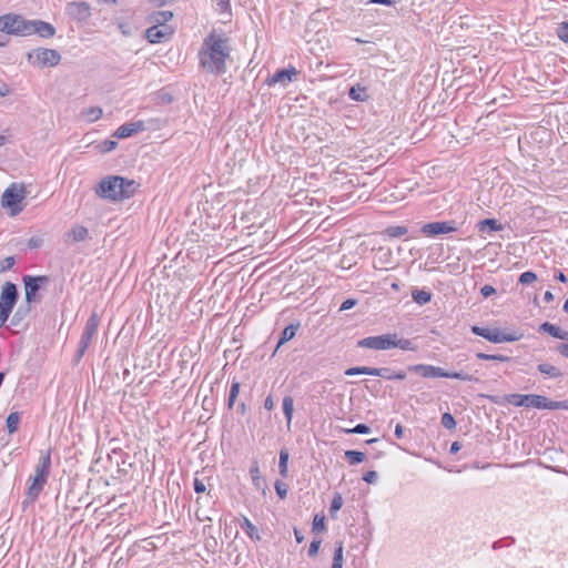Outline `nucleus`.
Segmentation results:
<instances>
[{
    "label": "nucleus",
    "instance_id": "obj_20",
    "mask_svg": "<svg viewBox=\"0 0 568 568\" xmlns=\"http://www.w3.org/2000/svg\"><path fill=\"white\" fill-rule=\"evenodd\" d=\"M297 75V71L295 68L290 69H281L277 70L273 77L270 79V84L273 83H281L283 85H286L288 82L293 80L294 77Z\"/></svg>",
    "mask_w": 568,
    "mask_h": 568
},
{
    "label": "nucleus",
    "instance_id": "obj_52",
    "mask_svg": "<svg viewBox=\"0 0 568 568\" xmlns=\"http://www.w3.org/2000/svg\"><path fill=\"white\" fill-rule=\"evenodd\" d=\"M321 540L317 539V540H313L308 547V556L310 557H314L317 555L318 552V549H320V546H321Z\"/></svg>",
    "mask_w": 568,
    "mask_h": 568
},
{
    "label": "nucleus",
    "instance_id": "obj_18",
    "mask_svg": "<svg viewBox=\"0 0 568 568\" xmlns=\"http://www.w3.org/2000/svg\"><path fill=\"white\" fill-rule=\"evenodd\" d=\"M359 374L381 376L383 378H390L388 368H373V367H366V366H357V367H351L345 371V375H347V376H354V375H359Z\"/></svg>",
    "mask_w": 568,
    "mask_h": 568
},
{
    "label": "nucleus",
    "instance_id": "obj_44",
    "mask_svg": "<svg viewBox=\"0 0 568 568\" xmlns=\"http://www.w3.org/2000/svg\"><path fill=\"white\" fill-rule=\"evenodd\" d=\"M275 490H276V494L278 495V497L281 499H284L286 498L287 496V491H288V486L287 484H285L284 481L282 480H276L275 481Z\"/></svg>",
    "mask_w": 568,
    "mask_h": 568
},
{
    "label": "nucleus",
    "instance_id": "obj_29",
    "mask_svg": "<svg viewBox=\"0 0 568 568\" xmlns=\"http://www.w3.org/2000/svg\"><path fill=\"white\" fill-rule=\"evenodd\" d=\"M478 230L485 231L486 227H488L490 231H501L504 226L495 219H486L478 222Z\"/></svg>",
    "mask_w": 568,
    "mask_h": 568
},
{
    "label": "nucleus",
    "instance_id": "obj_1",
    "mask_svg": "<svg viewBox=\"0 0 568 568\" xmlns=\"http://www.w3.org/2000/svg\"><path fill=\"white\" fill-rule=\"evenodd\" d=\"M231 51L229 38L213 30L203 39L197 54L199 65L206 73L222 75L227 71Z\"/></svg>",
    "mask_w": 568,
    "mask_h": 568
},
{
    "label": "nucleus",
    "instance_id": "obj_16",
    "mask_svg": "<svg viewBox=\"0 0 568 568\" xmlns=\"http://www.w3.org/2000/svg\"><path fill=\"white\" fill-rule=\"evenodd\" d=\"M173 33L171 27L152 26L146 29L145 37L150 43H160Z\"/></svg>",
    "mask_w": 568,
    "mask_h": 568
},
{
    "label": "nucleus",
    "instance_id": "obj_48",
    "mask_svg": "<svg viewBox=\"0 0 568 568\" xmlns=\"http://www.w3.org/2000/svg\"><path fill=\"white\" fill-rule=\"evenodd\" d=\"M371 428L365 424H358L354 428L345 429L347 434H368Z\"/></svg>",
    "mask_w": 568,
    "mask_h": 568
},
{
    "label": "nucleus",
    "instance_id": "obj_57",
    "mask_svg": "<svg viewBox=\"0 0 568 568\" xmlns=\"http://www.w3.org/2000/svg\"><path fill=\"white\" fill-rule=\"evenodd\" d=\"M407 233V229L404 226H393V237L402 236Z\"/></svg>",
    "mask_w": 568,
    "mask_h": 568
},
{
    "label": "nucleus",
    "instance_id": "obj_19",
    "mask_svg": "<svg viewBox=\"0 0 568 568\" xmlns=\"http://www.w3.org/2000/svg\"><path fill=\"white\" fill-rule=\"evenodd\" d=\"M409 369L418 373L423 377L426 378H435V377H445L447 375V371L442 367L433 366V365H415Z\"/></svg>",
    "mask_w": 568,
    "mask_h": 568
},
{
    "label": "nucleus",
    "instance_id": "obj_21",
    "mask_svg": "<svg viewBox=\"0 0 568 568\" xmlns=\"http://www.w3.org/2000/svg\"><path fill=\"white\" fill-rule=\"evenodd\" d=\"M89 231L83 225H74L71 230L65 233L67 241L71 240L74 243L83 242L88 239Z\"/></svg>",
    "mask_w": 568,
    "mask_h": 568
},
{
    "label": "nucleus",
    "instance_id": "obj_24",
    "mask_svg": "<svg viewBox=\"0 0 568 568\" xmlns=\"http://www.w3.org/2000/svg\"><path fill=\"white\" fill-rule=\"evenodd\" d=\"M173 18V12L169 10L153 12L149 20L155 26L166 27L165 23Z\"/></svg>",
    "mask_w": 568,
    "mask_h": 568
},
{
    "label": "nucleus",
    "instance_id": "obj_47",
    "mask_svg": "<svg viewBox=\"0 0 568 568\" xmlns=\"http://www.w3.org/2000/svg\"><path fill=\"white\" fill-rule=\"evenodd\" d=\"M442 425L447 429H453L456 426V422L449 413H444L442 416Z\"/></svg>",
    "mask_w": 568,
    "mask_h": 568
},
{
    "label": "nucleus",
    "instance_id": "obj_58",
    "mask_svg": "<svg viewBox=\"0 0 568 568\" xmlns=\"http://www.w3.org/2000/svg\"><path fill=\"white\" fill-rule=\"evenodd\" d=\"M264 407L267 410H272L274 408V400L271 395L265 398Z\"/></svg>",
    "mask_w": 568,
    "mask_h": 568
},
{
    "label": "nucleus",
    "instance_id": "obj_22",
    "mask_svg": "<svg viewBox=\"0 0 568 568\" xmlns=\"http://www.w3.org/2000/svg\"><path fill=\"white\" fill-rule=\"evenodd\" d=\"M539 329L548 333L552 337H556V338H559L562 341H568V332L565 329H561L560 327H558L549 322L542 323L540 325Z\"/></svg>",
    "mask_w": 568,
    "mask_h": 568
},
{
    "label": "nucleus",
    "instance_id": "obj_30",
    "mask_svg": "<svg viewBox=\"0 0 568 568\" xmlns=\"http://www.w3.org/2000/svg\"><path fill=\"white\" fill-rule=\"evenodd\" d=\"M412 296L413 300L419 305H425L432 300V293L425 290H414L412 292Z\"/></svg>",
    "mask_w": 568,
    "mask_h": 568
},
{
    "label": "nucleus",
    "instance_id": "obj_11",
    "mask_svg": "<svg viewBox=\"0 0 568 568\" xmlns=\"http://www.w3.org/2000/svg\"><path fill=\"white\" fill-rule=\"evenodd\" d=\"M357 346L371 349H388L390 348V334L365 337L357 342Z\"/></svg>",
    "mask_w": 568,
    "mask_h": 568
},
{
    "label": "nucleus",
    "instance_id": "obj_41",
    "mask_svg": "<svg viewBox=\"0 0 568 568\" xmlns=\"http://www.w3.org/2000/svg\"><path fill=\"white\" fill-rule=\"evenodd\" d=\"M242 528L252 539H260L256 527L251 523L250 519L244 518V523L242 524Z\"/></svg>",
    "mask_w": 568,
    "mask_h": 568
},
{
    "label": "nucleus",
    "instance_id": "obj_3",
    "mask_svg": "<svg viewBox=\"0 0 568 568\" xmlns=\"http://www.w3.org/2000/svg\"><path fill=\"white\" fill-rule=\"evenodd\" d=\"M508 403L515 406L534 407L538 409H568V400H550L545 396L535 394H511L507 397Z\"/></svg>",
    "mask_w": 568,
    "mask_h": 568
},
{
    "label": "nucleus",
    "instance_id": "obj_14",
    "mask_svg": "<svg viewBox=\"0 0 568 568\" xmlns=\"http://www.w3.org/2000/svg\"><path fill=\"white\" fill-rule=\"evenodd\" d=\"M455 230H456V227L454 226L453 222H433V223H427L422 227L423 233L428 236L447 234Z\"/></svg>",
    "mask_w": 568,
    "mask_h": 568
},
{
    "label": "nucleus",
    "instance_id": "obj_9",
    "mask_svg": "<svg viewBox=\"0 0 568 568\" xmlns=\"http://www.w3.org/2000/svg\"><path fill=\"white\" fill-rule=\"evenodd\" d=\"M471 332L491 343L515 342L520 338V335H517L516 333H504L498 328L473 326Z\"/></svg>",
    "mask_w": 568,
    "mask_h": 568
},
{
    "label": "nucleus",
    "instance_id": "obj_59",
    "mask_svg": "<svg viewBox=\"0 0 568 568\" xmlns=\"http://www.w3.org/2000/svg\"><path fill=\"white\" fill-rule=\"evenodd\" d=\"M557 351L565 357L568 358V344H560L558 347H557Z\"/></svg>",
    "mask_w": 568,
    "mask_h": 568
},
{
    "label": "nucleus",
    "instance_id": "obj_45",
    "mask_svg": "<svg viewBox=\"0 0 568 568\" xmlns=\"http://www.w3.org/2000/svg\"><path fill=\"white\" fill-rule=\"evenodd\" d=\"M557 36L561 41L568 43V22L565 21L558 26Z\"/></svg>",
    "mask_w": 568,
    "mask_h": 568
},
{
    "label": "nucleus",
    "instance_id": "obj_49",
    "mask_svg": "<svg viewBox=\"0 0 568 568\" xmlns=\"http://www.w3.org/2000/svg\"><path fill=\"white\" fill-rule=\"evenodd\" d=\"M216 10L220 12H230L231 10V3L230 0H215Z\"/></svg>",
    "mask_w": 568,
    "mask_h": 568
},
{
    "label": "nucleus",
    "instance_id": "obj_27",
    "mask_svg": "<svg viewBox=\"0 0 568 568\" xmlns=\"http://www.w3.org/2000/svg\"><path fill=\"white\" fill-rule=\"evenodd\" d=\"M538 371L544 374V375H547L551 378H558V377H561L562 376V373L561 371L551 365V364H547V363H542V364H539L538 365Z\"/></svg>",
    "mask_w": 568,
    "mask_h": 568
},
{
    "label": "nucleus",
    "instance_id": "obj_51",
    "mask_svg": "<svg viewBox=\"0 0 568 568\" xmlns=\"http://www.w3.org/2000/svg\"><path fill=\"white\" fill-rule=\"evenodd\" d=\"M14 263H16V261H14V257H12V256H8V257L3 258L0 264V271L6 272V271L12 268Z\"/></svg>",
    "mask_w": 568,
    "mask_h": 568
},
{
    "label": "nucleus",
    "instance_id": "obj_46",
    "mask_svg": "<svg viewBox=\"0 0 568 568\" xmlns=\"http://www.w3.org/2000/svg\"><path fill=\"white\" fill-rule=\"evenodd\" d=\"M536 280H537V275L531 271L524 272L519 276V283H521L524 285L530 284V283L535 282Z\"/></svg>",
    "mask_w": 568,
    "mask_h": 568
},
{
    "label": "nucleus",
    "instance_id": "obj_2",
    "mask_svg": "<svg viewBox=\"0 0 568 568\" xmlns=\"http://www.w3.org/2000/svg\"><path fill=\"white\" fill-rule=\"evenodd\" d=\"M97 194L102 199L121 201L131 197L135 192V182L122 176H108L99 183Z\"/></svg>",
    "mask_w": 568,
    "mask_h": 568
},
{
    "label": "nucleus",
    "instance_id": "obj_15",
    "mask_svg": "<svg viewBox=\"0 0 568 568\" xmlns=\"http://www.w3.org/2000/svg\"><path fill=\"white\" fill-rule=\"evenodd\" d=\"M30 36L38 34L41 38L49 39L55 34V28L45 21L42 20H30Z\"/></svg>",
    "mask_w": 568,
    "mask_h": 568
},
{
    "label": "nucleus",
    "instance_id": "obj_7",
    "mask_svg": "<svg viewBox=\"0 0 568 568\" xmlns=\"http://www.w3.org/2000/svg\"><path fill=\"white\" fill-rule=\"evenodd\" d=\"M28 61L39 68L55 67L60 63L61 55L54 49L38 48L28 53Z\"/></svg>",
    "mask_w": 568,
    "mask_h": 568
},
{
    "label": "nucleus",
    "instance_id": "obj_38",
    "mask_svg": "<svg viewBox=\"0 0 568 568\" xmlns=\"http://www.w3.org/2000/svg\"><path fill=\"white\" fill-rule=\"evenodd\" d=\"M395 189H400L398 195L393 193V199L395 200H404L406 196V192L413 191V183L410 181H403L400 186H395Z\"/></svg>",
    "mask_w": 568,
    "mask_h": 568
},
{
    "label": "nucleus",
    "instance_id": "obj_12",
    "mask_svg": "<svg viewBox=\"0 0 568 568\" xmlns=\"http://www.w3.org/2000/svg\"><path fill=\"white\" fill-rule=\"evenodd\" d=\"M67 13L74 20L83 22L91 16V8L87 2H70L67 6Z\"/></svg>",
    "mask_w": 568,
    "mask_h": 568
},
{
    "label": "nucleus",
    "instance_id": "obj_13",
    "mask_svg": "<svg viewBox=\"0 0 568 568\" xmlns=\"http://www.w3.org/2000/svg\"><path fill=\"white\" fill-rule=\"evenodd\" d=\"M48 278L45 276H31V275H24L23 276V284H24V291H26V300L28 303H31L34 301V296L37 292L40 290V284L45 283Z\"/></svg>",
    "mask_w": 568,
    "mask_h": 568
},
{
    "label": "nucleus",
    "instance_id": "obj_54",
    "mask_svg": "<svg viewBox=\"0 0 568 568\" xmlns=\"http://www.w3.org/2000/svg\"><path fill=\"white\" fill-rule=\"evenodd\" d=\"M357 304V301L354 298H347L344 301L339 307V311H347L353 308Z\"/></svg>",
    "mask_w": 568,
    "mask_h": 568
},
{
    "label": "nucleus",
    "instance_id": "obj_33",
    "mask_svg": "<svg viewBox=\"0 0 568 568\" xmlns=\"http://www.w3.org/2000/svg\"><path fill=\"white\" fill-rule=\"evenodd\" d=\"M290 454L286 449H281L280 452V460H278V470L282 477L287 476V463H288Z\"/></svg>",
    "mask_w": 568,
    "mask_h": 568
},
{
    "label": "nucleus",
    "instance_id": "obj_50",
    "mask_svg": "<svg viewBox=\"0 0 568 568\" xmlns=\"http://www.w3.org/2000/svg\"><path fill=\"white\" fill-rule=\"evenodd\" d=\"M118 143L113 140H105L100 144V150L102 152H111L116 148Z\"/></svg>",
    "mask_w": 568,
    "mask_h": 568
},
{
    "label": "nucleus",
    "instance_id": "obj_17",
    "mask_svg": "<svg viewBox=\"0 0 568 568\" xmlns=\"http://www.w3.org/2000/svg\"><path fill=\"white\" fill-rule=\"evenodd\" d=\"M145 129V123L143 121L130 122L119 126L114 133V136L118 139H125L142 132Z\"/></svg>",
    "mask_w": 568,
    "mask_h": 568
},
{
    "label": "nucleus",
    "instance_id": "obj_31",
    "mask_svg": "<svg viewBox=\"0 0 568 568\" xmlns=\"http://www.w3.org/2000/svg\"><path fill=\"white\" fill-rule=\"evenodd\" d=\"M7 428L10 434H13L18 430L20 424V414L17 412H12L7 417Z\"/></svg>",
    "mask_w": 568,
    "mask_h": 568
},
{
    "label": "nucleus",
    "instance_id": "obj_25",
    "mask_svg": "<svg viewBox=\"0 0 568 568\" xmlns=\"http://www.w3.org/2000/svg\"><path fill=\"white\" fill-rule=\"evenodd\" d=\"M297 329L298 325L291 324L286 326L281 334L276 349H278L286 342L291 341L296 335Z\"/></svg>",
    "mask_w": 568,
    "mask_h": 568
},
{
    "label": "nucleus",
    "instance_id": "obj_53",
    "mask_svg": "<svg viewBox=\"0 0 568 568\" xmlns=\"http://www.w3.org/2000/svg\"><path fill=\"white\" fill-rule=\"evenodd\" d=\"M480 293L484 297H489L494 294H496V290L495 287H493L491 285H484L481 288H480Z\"/></svg>",
    "mask_w": 568,
    "mask_h": 568
},
{
    "label": "nucleus",
    "instance_id": "obj_43",
    "mask_svg": "<svg viewBox=\"0 0 568 568\" xmlns=\"http://www.w3.org/2000/svg\"><path fill=\"white\" fill-rule=\"evenodd\" d=\"M445 378H455V379H460V381H467V382H471V381H475V378L467 374V373H464V372H447V375L445 376Z\"/></svg>",
    "mask_w": 568,
    "mask_h": 568
},
{
    "label": "nucleus",
    "instance_id": "obj_10",
    "mask_svg": "<svg viewBox=\"0 0 568 568\" xmlns=\"http://www.w3.org/2000/svg\"><path fill=\"white\" fill-rule=\"evenodd\" d=\"M19 297L17 285L11 282H6L0 292V311L11 314Z\"/></svg>",
    "mask_w": 568,
    "mask_h": 568
},
{
    "label": "nucleus",
    "instance_id": "obj_4",
    "mask_svg": "<svg viewBox=\"0 0 568 568\" xmlns=\"http://www.w3.org/2000/svg\"><path fill=\"white\" fill-rule=\"evenodd\" d=\"M51 467L50 450L41 452L39 462L34 469V475L30 478L31 484L28 488V496L34 500L47 483Z\"/></svg>",
    "mask_w": 568,
    "mask_h": 568
},
{
    "label": "nucleus",
    "instance_id": "obj_35",
    "mask_svg": "<svg viewBox=\"0 0 568 568\" xmlns=\"http://www.w3.org/2000/svg\"><path fill=\"white\" fill-rule=\"evenodd\" d=\"M345 458L351 465H355L364 462L365 454L357 450H346Z\"/></svg>",
    "mask_w": 568,
    "mask_h": 568
},
{
    "label": "nucleus",
    "instance_id": "obj_5",
    "mask_svg": "<svg viewBox=\"0 0 568 568\" xmlns=\"http://www.w3.org/2000/svg\"><path fill=\"white\" fill-rule=\"evenodd\" d=\"M27 191L22 184H10L1 196V205L10 210V215L16 216L23 210L22 202L26 199Z\"/></svg>",
    "mask_w": 568,
    "mask_h": 568
},
{
    "label": "nucleus",
    "instance_id": "obj_56",
    "mask_svg": "<svg viewBox=\"0 0 568 568\" xmlns=\"http://www.w3.org/2000/svg\"><path fill=\"white\" fill-rule=\"evenodd\" d=\"M363 479L368 484H373L377 479V473L374 470H369L364 475Z\"/></svg>",
    "mask_w": 568,
    "mask_h": 568
},
{
    "label": "nucleus",
    "instance_id": "obj_55",
    "mask_svg": "<svg viewBox=\"0 0 568 568\" xmlns=\"http://www.w3.org/2000/svg\"><path fill=\"white\" fill-rule=\"evenodd\" d=\"M193 487L197 494H202L206 490L205 484L197 478L194 479Z\"/></svg>",
    "mask_w": 568,
    "mask_h": 568
},
{
    "label": "nucleus",
    "instance_id": "obj_64",
    "mask_svg": "<svg viewBox=\"0 0 568 568\" xmlns=\"http://www.w3.org/2000/svg\"><path fill=\"white\" fill-rule=\"evenodd\" d=\"M556 280L562 282V283H566L567 282V277L566 275L562 273V272H558L556 275H555Z\"/></svg>",
    "mask_w": 568,
    "mask_h": 568
},
{
    "label": "nucleus",
    "instance_id": "obj_26",
    "mask_svg": "<svg viewBox=\"0 0 568 568\" xmlns=\"http://www.w3.org/2000/svg\"><path fill=\"white\" fill-rule=\"evenodd\" d=\"M102 114L103 111L100 106H90L81 112L82 118L88 122H94L99 120L102 116Z\"/></svg>",
    "mask_w": 568,
    "mask_h": 568
},
{
    "label": "nucleus",
    "instance_id": "obj_63",
    "mask_svg": "<svg viewBox=\"0 0 568 568\" xmlns=\"http://www.w3.org/2000/svg\"><path fill=\"white\" fill-rule=\"evenodd\" d=\"M40 245V240L31 237L28 242L29 247H38Z\"/></svg>",
    "mask_w": 568,
    "mask_h": 568
},
{
    "label": "nucleus",
    "instance_id": "obj_61",
    "mask_svg": "<svg viewBox=\"0 0 568 568\" xmlns=\"http://www.w3.org/2000/svg\"><path fill=\"white\" fill-rule=\"evenodd\" d=\"M10 314L0 311V328L6 324Z\"/></svg>",
    "mask_w": 568,
    "mask_h": 568
},
{
    "label": "nucleus",
    "instance_id": "obj_23",
    "mask_svg": "<svg viewBox=\"0 0 568 568\" xmlns=\"http://www.w3.org/2000/svg\"><path fill=\"white\" fill-rule=\"evenodd\" d=\"M250 474H251L254 487L257 490H262L265 494L266 486H265V481H264L263 477L261 476V471H260L257 462H254L253 466L250 469Z\"/></svg>",
    "mask_w": 568,
    "mask_h": 568
},
{
    "label": "nucleus",
    "instance_id": "obj_62",
    "mask_svg": "<svg viewBox=\"0 0 568 568\" xmlns=\"http://www.w3.org/2000/svg\"><path fill=\"white\" fill-rule=\"evenodd\" d=\"M294 536L298 544H301L304 540V536H303L302 531L296 528L294 529Z\"/></svg>",
    "mask_w": 568,
    "mask_h": 568
},
{
    "label": "nucleus",
    "instance_id": "obj_40",
    "mask_svg": "<svg viewBox=\"0 0 568 568\" xmlns=\"http://www.w3.org/2000/svg\"><path fill=\"white\" fill-rule=\"evenodd\" d=\"M397 347L403 351L414 349L413 342L406 338H397L396 335H393V348Z\"/></svg>",
    "mask_w": 568,
    "mask_h": 568
},
{
    "label": "nucleus",
    "instance_id": "obj_28",
    "mask_svg": "<svg viewBox=\"0 0 568 568\" xmlns=\"http://www.w3.org/2000/svg\"><path fill=\"white\" fill-rule=\"evenodd\" d=\"M283 413L286 418L287 425H291L292 418H293V412H294V399L292 396H285L283 398Z\"/></svg>",
    "mask_w": 568,
    "mask_h": 568
},
{
    "label": "nucleus",
    "instance_id": "obj_39",
    "mask_svg": "<svg viewBox=\"0 0 568 568\" xmlns=\"http://www.w3.org/2000/svg\"><path fill=\"white\" fill-rule=\"evenodd\" d=\"M476 357L483 361L508 362L510 358L501 354L477 353Z\"/></svg>",
    "mask_w": 568,
    "mask_h": 568
},
{
    "label": "nucleus",
    "instance_id": "obj_60",
    "mask_svg": "<svg viewBox=\"0 0 568 568\" xmlns=\"http://www.w3.org/2000/svg\"><path fill=\"white\" fill-rule=\"evenodd\" d=\"M462 448V445L459 442H454L452 445H450V449L449 452L452 454H456L457 452H459V449Z\"/></svg>",
    "mask_w": 568,
    "mask_h": 568
},
{
    "label": "nucleus",
    "instance_id": "obj_32",
    "mask_svg": "<svg viewBox=\"0 0 568 568\" xmlns=\"http://www.w3.org/2000/svg\"><path fill=\"white\" fill-rule=\"evenodd\" d=\"M343 550H344L343 542L342 541L337 542L336 548L334 550L333 564H332L331 568H343V562H344Z\"/></svg>",
    "mask_w": 568,
    "mask_h": 568
},
{
    "label": "nucleus",
    "instance_id": "obj_34",
    "mask_svg": "<svg viewBox=\"0 0 568 568\" xmlns=\"http://www.w3.org/2000/svg\"><path fill=\"white\" fill-rule=\"evenodd\" d=\"M348 95L354 101H365L367 99V93L365 88H362L359 85L352 87L349 89Z\"/></svg>",
    "mask_w": 568,
    "mask_h": 568
},
{
    "label": "nucleus",
    "instance_id": "obj_37",
    "mask_svg": "<svg viewBox=\"0 0 568 568\" xmlns=\"http://www.w3.org/2000/svg\"><path fill=\"white\" fill-rule=\"evenodd\" d=\"M343 497L341 494L335 493L331 503L329 507V514L333 518L336 517V513L342 508L343 506Z\"/></svg>",
    "mask_w": 568,
    "mask_h": 568
},
{
    "label": "nucleus",
    "instance_id": "obj_42",
    "mask_svg": "<svg viewBox=\"0 0 568 568\" xmlns=\"http://www.w3.org/2000/svg\"><path fill=\"white\" fill-rule=\"evenodd\" d=\"M325 518L324 516L316 515L312 524L313 532H322L325 530Z\"/></svg>",
    "mask_w": 568,
    "mask_h": 568
},
{
    "label": "nucleus",
    "instance_id": "obj_36",
    "mask_svg": "<svg viewBox=\"0 0 568 568\" xmlns=\"http://www.w3.org/2000/svg\"><path fill=\"white\" fill-rule=\"evenodd\" d=\"M240 383L239 382H233L232 385H231V388H230V393H229V398H227V407L229 409H232L234 404H235V400L240 394Z\"/></svg>",
    "mask_w": 568,
    "mask_h": 568
},
{
    "label": "nucleus",
    "instance_id": "obj_8",
    "mask_svg": "<svg viewBox=\"0 0 568 568\" xmlns=\"http://www.w3.org/2000/svg\"><path fill=\"white\" fill-rule=\"evenodd\" d=\"M99 324H100L99 315L97 313H92L85 323L83 333H82L80 342H79V348L77 352L78 359H80L84 355L85 351L90 346L93 336L98 332Z\"/></svg>",
    "mask_w": 568,
    "mask_h": 568
},
{
    "label": "nucleus",
    "instance_id": "obj_6",
    "mask_svg": "<svg viewBox=\"0 0 568 568\" xmlns=\"http://www.w3.org/2000/svg\"><path fill=\"white\" fill-rule=\"evenodd\" d=\"M30 20L20 14L7 13L0 16V31L8 34L28 37L30 36Z\"/></svg>",
    "mask_w": 568,
    "mask_h": 568
}]
</instances>
